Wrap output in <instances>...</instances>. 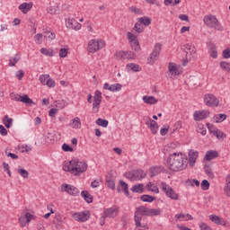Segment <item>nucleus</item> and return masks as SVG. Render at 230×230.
<instances>
[{
    "mask_svg": "<svg viewBox=\"0 0 230 230\" xmlns=\"http://www.w3.org/2000/svg\"><path fill=\"white\" fill-rule=\"evenodd\" d=\"M166 166L171 172H182L188 168V156L182 153H172L166 160Z\"/></svg>",
    "mask_w": 230,
    "mask_h": 230,
    "instance_id": "f257e3e1",
    "label": "nucleus"
},
{
    "mask_svg": "<svg viewBox=\"0 0 230 230\" xmlns=\"http://www.w3.org/2000/svg\"><path fill=\"white\" fill-rule=\"evenodd\" d=\"M161 215L160 209L148 208L146 206H140L136 208L134 220L136 227H141L138 230H148V225L146 223H141L143 217H159Z\"/></svg>",
    "mask_w": 230,
    "mask_h": 230,
    "instance_id": "f03ea898",
    "label": "nucleus"
},
{
    "mask_svg": "<svg viewBox=\"0 0 230 230\" xmlns=\"http://www.w3.org/2000/svg\"><path fill=\"white\" fill-rule=\"evenodd\" d=\"M87 163L80 161L78 158H73L69 162H65L63 165L64 172H68L72 175H82L84 172H87Z\"/></svg>",
    "mask_w": 230,
    "mask_h": 230,
    "instance_id": "7ed1b4c3",
    "label": "nucleus"
},
{
    "mask_svg": "<svg viewBox=\"0 0 230 230\" xmlns=\"http://www.w3.org/2000/svg\"><path fill=\"white\" fill-rule=\"evenodd\" d=\"M203 22L208 26V28H212L213 30H217V31H224V26L222 23L218 22L217 16L213 14H208L204 16Z\"/></svg>",
    "mask_w": 230,
    "mask_h": 230,
    "instance_id": "20e7f679",
    "label": "nucleus"
},
{
    "mask_svg": "<svg viewBox=\"0 0 230 230\" xmlns=\"http://www.w3.org/2000/svg\"><path fill=\"white\" fill-rule=\"evenodd\" d=\"M161 49H163V45L161 43H156L153 49L152 53L147 58V64L150 66H154L157 58H159V55H161Z\"/></svg>",
    "mask_w": 230,
    "mask_h": 230,
    "instance_id": "39448f33",
    "label": "nucleus"
},
{
    "mask_svg": "<svg viewBox=\"0 0 230 230\" xmlns=\"http://www.w3.org/2000/svg\"><path fill=\"white\" fill-rule=\"evenodd\" d=\"M10 98L13 102H22V103H25V105H35L33 100H31L27 94L20 95L19 93H10Z\"/></svg>",
    "mask_w": 230,
    "mask_h": 230,
    "instance_id": "423d86ee",
    "label": "nucleus"
},
{
    "mask_svg": "<svg viewBox=\"0 0 230 230\" xmlns=\"http://www.w3.org/2000/svg\"><path fill=\"white\" fill-rule=\"evenodd\" d=\"M161 186H162V190L165 193L166 197H168L172 200H179V194L175 192L173 188L166 184V182H162Z\"/></svg>",
    "mask_w": 230,
    "mask_h": 230,
    "instance_id": "0eeeda50",
    "label": "nucleus"
},
{
    "mask_svg": "<svg viewBox=\"0 0 230 230\" xmlns=\"http://www.w3.org/2000/svg\"><path fill=\"white\" fill-rule=\"evenodd\" d=\"M105 47V41L100 40H91L88 43V51L89 53H96L99 49Z\"/></svg>",
    "mask_w": 230,
    "mask_h": 230,
    "instance_id": "6e6552de",
    "label": "nucleus"
},
{
    "mask_svg": "<svg viewBox=\"0 0 230 230\" xmlns=\"http://www.w3.org/2000/svg\"><path fill=\"white\" fill-rule=\"evenodd\" d=\"M183 50L184 53H186V60L183 61V66H186L188 64V60H191V58H193L197 54V49H195V46L186 44L183 46Z\"/></svg>",
    "mask_w": 230,
    "mask_h": 230,
    "instance_id": "1a4fd4ad",
    "label": "nucleus"
},
{
    "mask_svg": "<svg viewBox=\"0 0 230 230\" xmlns=\"http://www.w3.org/2000/svg\"><path fill=\"white\" fill-rule=\"evenodd\" d=\"M61 191H65L72 197H78V195H80V190H78V188H76L75 185L67 183H64L61 185Z\"/></svg>",
    "mask_w": 230,
    "mask_h": 230,
    "instance_id": "9d476101",
    "label": "nucleus"
},
{
    "mask_svg": "<svg viewBox=\"0 0 230 230\" xmlns=\"http://www.w3.org/2000/svg\"><path fill=\"white\" fill-rule=\"evenodd\" d=\"M115 57L118 60H134L137 56L136 53L132 51L120 50L115 53Z\"/></svg>",
    "mask_w": 230,
    "mask_h": 230,
    "instance_id": "9b49d317",
    "label": "nucleus"
},
{
    "mask_svg": "<svg viewBox=\"0 0 230 230\" xmlns=\"http://www.w3.org/2000/svg\"><path fill=\"white\" fill-rule=\"evenodd\" d=\"M127 177L128 179H131V181H141L143 179H145V177H146V172H145V171L141 170V169H137L134 170L131 172L127 173Z\"/></svg>",
    "mask_w": 230,
    "mask_h": 230,
    "instance_id": "f8f14e48",
    "label": "nucleus"
},
{
    "mask_svg": "<svg viewBox=\"0 0 230 230\" xmlns=\"http://www.w3.org/2000/svg\"><path fill=\"white\" fill-rule=\"evenodd\" d=\"M204 102L207 107H218L220 101L212 93H208L204 96Z\"/></svg>",
    "mask_w": 230,
    "mask_h": 230,
    "instance_id": "ddd939ff",
    "label": "nucleus"
},
{
    "mask_svg": "<svg viewBox=\"0 0 230 230\" xmlns=\"http://www.w3.org/2000/svg\"><path fill=\"white\" fill-rule=\"evenodd\" d=\"M73 218L76 220V222H87V220L91 218V212L89 210L75 212L73 215Z\"/></svg>",
    "mask_w": 230,
    "mask_h": 230,
    "instance_id": "4468645a",
    "label": "nucleus"
},
{
    "mask_svg": "<svg viewBox=\"0 0 230 230\" xmlns=\"http://www.w3.org/2000/svg\"><path fill=\"white\" fill-rule=\"evenodd\" d=\"M102 92L100 90L95 91L93 103V111L94 113L100 112V105H102Z\"/></svg>",
    "mask_w": 230,
    "mask_h": 230,
    "instance_id": "2eb2a0df",
    "label": "nucleus"
},
{
    "mask_svg": "<svg viewBox=\"0 0 230 230\" xmlns=\"http://www.w3.org/2000/svg\"><path fill=\"white\" fill-rule=\"evenodd\" d=\"M66 26L68 30H75V31L82 30V23L76 22L75 18H67L66 20Z\"/></svg>",
    "mask_w": 230,
    "mask_h": 230,
    "instance_id": "dca6fc26",
    "label": "nucleus"
},
{
    "mask_svg": "<svg viewBox=\"0 0 230 230\" xmlns=\"http://www.w3.org/2000/svg\"><path fill=\"white\" fill-rule=\"evenodd\" d=\"M194 121H202V119H207L209 118V111L202 110V111H196L193 113Z\"/></svg>",
    "mask_w": 230,
    "mask_h": 230,
    "instance_id": "f3484780",
    "label": "nucleus"
},
{
    "mask_svg": "<svg viewBox=\"0 0 230 230\" xmlns=\"http://www.w3.org/2000/svg\"><path fill=\"white\" fill-rule=\"evenodd\" d=\"M198 157H199V153L197 151L190 150L189 152V163L191 168L195 166V163H197Z\"/></svg>",
    "mask_w": 230,
    "mask_h": 230,
    "instance_id": "a211bd4d",
    "label": "nucleus"
},
{
    "mask_svg": "<svg viewBox=\"0 0 230 230\" xmlns=\"http://www.w3.org/2000/svg\"><path fill=\"white\" fill-rule=\"evenodd\" d=\"M103 215L106 218H114L118 215V209L114 208H105Z\"/></svg>",
    "mask_w": 230,
    "mask_h": 230,
    "instance_id": "6ab92c4d",
    "label": "nucleus"
},
{
    "mask_svg": "<svg viewBox=\"0 0 230 230\" xmlns=\"http://www.w3.org/2000/svg\"><path fill=\"white\" fill-rule=\"evenodd\" d=\"M146 125H148L152 134H157V128H159V125L155 120L149 118V120L146 122Z\"/></svg>",
    "mask_w": 230,
    "mask_h": 230,
    "instance_id": "aec40b11",
    "label": "nucleus"
},
{
    "mask_svg": "<svg viewBox=\"0 0 230 230\" xmlns=\"http://www.w3.org/2000/svg\"><path fill=\"white\" fill-rule=\"evenodd\" d=\"M81 197L87 204H93V201L94 200V197H93L87 190H83L81 192Z\"/></svg>",
    "mask_w": 230,
    "mask_h": 230,
    "instance_id": "412c9836",
    "label": "nucleus"
},
{
    "mask_svg": "<svg viewBox=\"0 0 230 230\" xmlns=\"http://www.w3.org/2000/svg\"><path fill=\"white\" fill-rule=\"evenodd\" d=\"M217 157H218V151L208 150L207 151L204 159L205 161H213V159H217Z\"/></svg>",
    "mask_w": 230,
    "mask_h": 230,
    "instance_id": "4be33fe9",
    "label": "nucleus"
},
{
    "mask_svg": "<svg viewBox=\"0 0 230 230\" xmlns=\"http://www.w3.org/2000/svg\"><path fill=\"white\" fill-rule=\"evenodd\" d=\"M209 220H211V222H214V224H217V226H226V222L224 221V219L217 215H210Z\"/></svg>",
    "mask_w": 230,
    "mask_h": 230,
    "instance_id": "5701e85b",
    "label": "nucleus"
},
{
    "mask_svg": "<svg viewBox=\"0 0 230 230\" xmlns=\"http://www.w3.org/2000/svg\"><path fill=\"white\" fill-rule=\"evenodd\" d=\"M31 8H33L32 3H29V4L23 3L19 5V10H21V12H22V13H28L30 12V10H31Z\"/></svg>",
    "mask_w": 230,
    "mask_h": 230,
    "instance_id": "b1692460",
    "label": "nucleus"
},
{
    "mask_svg": "<svg viewBox=\"0 0 230 230\" xmlns=\"http://www.w3.org/2000/svg\"><path fill=\"white\" fill-rule=\"evenodd\" d=\"M106 184L110 190H116V181H114V178H112V175L106 176Z\"/></svg>",
    "mask_w": 230,
    "mask_h": 230,
    "instance_id": "393cba45",
    "label": "nucleus"
},
{
    "mask_svg": "<svg viewBox=\"0 0 230 230\" xmlns=\"http://www.w3.org/2000/svg\"><path fill=\"white\" fill-rule=\"evenodd\" d=\"M144 103H146L147 105H155L157 103V99L154 96H143L142 98Z\"/></svg>",
    "mask_w": 230,
    "mask_h": 230,
    "instance_id": "a878e982",
    "label": "nucleus"
},
{
    "mask_svg": "<svg viewBox=\"0 0 230 230\" xmlns=\"http://www.w3.org/2000/svg\"><path fill=\"white\" fill-rule=\"evenodd\" d=\"M209 128L210 134H213L214 136H216L217 139H224V137H226V134H224V132H222L220 129L211 130V128Z\"/></svg>",
    "mask_w": 230,
    "mask_h": 230,
    "instance_id": "bb28decb",
    "label": "nucleus"
},
{
    "mask_svg": "<svg viewBox=\"0 0 230 230\" xmlns=\"http://www.w3.org/2000/svg\"><path fill=\"white\" fill-rule=\"evenodd\" d=\"M127 69L128 71H134L135 73H139V71H141V66H139V65H137L135 63H129L127 65Z\"/></svg>",
    "mask_w": 230,
    "mask_h": 230,
    "instance_id": "cd10ccee",
    "label": "nucleus"
},
{
    "mask_svg": "<svg viewBox=\"0 0 230 230\" xmlns=\"http://www.w3.org/2000/svg\"><path fill=\"white\" fill-rule=\"evenodd\" d=\"M43 37L44 39H49L50 40H53L56 35H55V32L51 31V30L44 29Z\"/></svg>",
    "mask_w": 230,
    "mask_h": 230,
    "instance_id": "c85d7f7f",
    "label": "nucleus"
},
{
    "mask_svg": "<svg viewBox=\"0 0 230 230\" xmlns=\"http://www.w3.org/2000/svg\"><path fill=\"white\" fill-rule=\"evenodd\" d=\"M3 123L6 128H12V125H13V119L9 118L8 115H6L3 119Z\"/></svg>",
    "mask_w": 230,
    "mask_h": 230,
    "instance_id": "c756f323",
    "label": "nucleus"
},
{
    "mask_svg": "<svg viewBox=\"0 0 230 230\" xmlns=\"http://www.w3.org/2000/svg\"><path fill=\"white\" fill-rule=\"evenodd\" d=\"M144 186L143 183H138V184H135L133 185V187L131 188V191H133V193H143L144 191Z\"/></svg>",
    "mask_w": 230,
    "mask_h": 230,
    "instance_id": "7c9ffc66",
    "label": "nucleus"
},
{
    "mask_svg": "<svg viewBox=\"0 0 230 230\" xmlns=\"http://www.w3.org/2000/svg\"><path fill=\"white\" fill-rule=\"evenodd\" d=\"M138 22H140V24H143L144 26H150V24H152V19H150V17H141L137 19Z\"/></svg>",
    "mask_w": 230,
    "mask_h": 230,
    "instance_id": "2f4dec72",
    "label": "nucleus"
},
{
    "mask_svg": "<svg viewBox=\"0 0 230 230\" xmlns=\"http://www.w3.org/2000/svg\"><path fill=\"white\" fill-rule=\"evenodd\" d=\"M70 126L72 128H80V127H82V121L80 120V118H74Z\"/></svg>",
    "mask_w": 230,
    "mask_h": 230,
    "instance_id": "473e14b6",
    "label": "nucleus"
},
{
    "mask_svg": "<svg viewBox=\"0 0 230 230\" xmlns=\"http://www.w3.org/2000/svg\"><path fill=\"white\" fill-rule=\"evenodd\" d=\"M214 119H216V123H222V121H226V119H227V115L224 113L216 114L214 116Z\"/></svg>",
    "mask_w": 230,
    "mask_h": 230,
    "instance_id": "72a5a7b5",
    "label": "nucleus"
},
{
    "mask_svg": "<svg viewBox=\"0 0 230 230\" xmlns=\"http://www.w3.org/2000/svg\"><path fill=\"white\" fill-rule=\"evenodd\" d=\"M95 123L96 125H99V127H102L103 128H107V127H109V120L101 118L97 119Z\"/></svg>",
    "mask_w": 230,
    "mask_h": 230,
    "instance_id": "f704fd0d",
    "label": "nucleus"
},
{
    "mask_svg": "<svg viewBox=\"0 0 230 230\" xmlns=\"http://www.w3.org/2000/svg\"><path fill=\"white\" fill-rule=\"evenodd\" d=\"M119 184L121 186L123 189V192L125 193L126 197H129L130 192L128 191V184L123 181H119Z\"/></svg>",
    "mask_w": 230,
    "mask_h": 230,
    "instance_id": "c9c22d12",
    "label": "nucleus"
},
{
    "mask_svg": "<svg viewBox=\"0 0 230 230\" xmlns=\"http://www.w3.org/2000/svg\"><path fill=\"white\" fill-rule=\"evenodd\" d=\"M155 199H156L155 197L146 195V194H144L140 197V199L142 200V202H154Z\"/></svg>",
    "mask_w": 230,
    "mask_h": 230,
    "instance_id": "e433bc0d",
    "label": "nucleus"
},
{
    "mask_svg": "<svg viewBox=\"0 0 230 230\" xmlns=\"http://www.w3.org/2000/svg\"><path fill=\"white\" fill-rule=\"evenodd\" d=\"M204 170L209 179H215V174L213 173V169H211V167L204 165Z\"/></svg>",
    "mask_w": 230,
    "mask_h": 230,
    "instance_id": "4c0bfd02",
    "label": "nucleus"
},
{
    "mask_svg": "<svg viewBox=\"0 0 230 230\" xmlns=\"http://www.w3.org/2000/svg\"><path fill=\"white\" fill-rule=\"evenodd\" d=\"M133 31H136V33H143L145 28L143 27V25H141V23L137 22L133 27Z\"/></svg>",
    "mask_w": 230,
    "mask_h": 230,
    "instance_id": "58836bf2",
    "label": "nucleus"
},
{
    "mask_svg": "<svg viewBox=\"0 0 230 230\" xmlns=\"http://www.w3.org/2000/svg\"><path fill=\"white\" fill-rule=\"evenodd\" d=\"M169 71L172 73V75H180L179 70L177 69V66L173 65V63H169Z\"/></svg>",
    "mask_w": 230,
    "mask_h": 230,
    "instance_id": "ea45409f",
    "label": "nucleus"
},
{
    "mask_svg": "<svg viewBox=\"0 0 230 230\" xmlns=\"http://www.w3.org/2000/svg\"><path fill=\"white\" fill-rule=\"evenodd\" d=\"M121 87H123V85H121L120 84H114L110 85V91L111 93H116L118 91H121Z\"/></svg>",
    "mask_w": 230,
    "mask_h": 230,
    "instance_id": "a19ab883",
    "label": "nucleus"
},
{
    "mask_svg": "<svg viewBox=\"0 0 230 230\" xmlns=\"http://www.w3.org/2000/svg\"><path fill=\"white\" fill-rule=\"evenodd\" d=\"M56 107L58 109H65L66 107H67V102H66V100H59L56 102Z\"/></svg>",
    "mask_w": 230,
    "mask_h": 230,
    "instance_id": "79ce46f5",
    "label": "nucleus"
},
{
    "mask_svg": "<svg viewBox=\"0 0 230 230\" xmlns=\"http://www.w3.org/2000/svg\"><path fill=\"white\" fill-rule=\"evenodd\" d=\"M49 75H42L40 76V82L42 84V85H48L49 84Z\"/></svg>",
    "mask_w": 230,
    "mask_h": 230,
    "instance_id": "37998d69",
    "label": "nucleus"
},
{
    "mask_svg": "<svg viewBox=\"0 0 230 230\" xmlns=\"http://www.w3.org/2000/svg\"><path fill=\"white\" fill-rule=\"evenodd\" d=\"M41 55H45V57H53V49H48L46 48L40 49Z\"/></svg>",
    "mask_w": 230,
    "mask_h": 230,
    "instance_id": "c03bdc74",
    "label": "nucleus"
},
{
    "mask_svg": "<svg viewBox=\"0 0 230 230\" xmlns=\"http://www.w3.org/2000/svg\"><path fill=\"white\" fill-rule=\"evenodd\" d=\"M62 222H64V220L62 219V216L60 214H56L53 220V224H55V226H60Z\"/></svg>",
    "mask_w": 230,
    "mask_h": 230,
    "instance_id": "a18cd8bd",
    "label": "nucleus"
},
{
    "mask_svg": "<svg viewBox=\"0 0 230 230\" xmlns=\"http://www.w3.org/2000/svg\"><path fill=\"white\" fill-rule=\"evenodd\" d=\"M48 13H50V15H57L58 13V6H49L47 8Z\"/></svg>",
    "mask_w": 230,
    "mask_h": 230,
    "instance_id": "49530a36",
    "label": "nucleus"
},
{
    "mask_svg": "<svg viewBox=\"0 0 230 230\" xmlns=\"http://www.w3.org/2000/svg\"><path fill=\"white\" fill-rule=\"evenodd\" d=\"M127 37H128V42H130V44L138 41L137 40V36L132 34V32H128Z\"/></svg>",
    "mask_w": 230,
    "mask_h": 230,
    "instance_id": "de8ad7c7",
    "label": "nucleus"
},
{
    "mask_svg": "<svg viewBox=\"0 0 230 230\" xmlns=\"http://www.w3.org/2000/svg\"><path fill=\"white\" fill-rule=\"evenodd\" d=\"M221 69H223V71H226L227 73H229L230 71V63H227L226 61H221L219 64Z\"/></svg>",
    "mask_w": 230,
    "mask_h": 230,
    "instance_id": "09e8293b",
    "label": "nucleus"
},
{
    "mask_svg": "<svg viewBox=\"0 0 230 230\" xmlns=\"http://www.w3.org/2000/svg\"><path fill=\"white\" fill-rule=\"evenodd\" d=\"M20 57L19 54H16L14 58L9 59L10 67H13L17 62H19Z\"/></svg>",
    "mask_w": 230,
    "mask_h": 230,
    "instance_id": "8fccbe9b",
    "label": "nucleus"
},
{
    "mask_svg": "<svg viewBox=\"0 0 230 230\" xmlns=\"http://www.w3.org/2000/svg\"><path fill=\"white\" fill-rule=\"evenodd\" d=\"M200 186H201V190H203V191H208V190H209L210 184H209V181L208 180H203L201 181Z\"/></svg>",
    "mask_w": 230,
    "mask_h": 230,
    "instance_id": "3c124183",
    "label": "nucleus"
},
{
    "mask_svg": "<svg viewBox=\"0 0 230 230\" xmlns=\"http://www.w3.org/2000/svg\"><path fill=\"white\" fill-rule=\"evenodd\" d=\"M130 46L133 51H137V52L141 51V46L139 45V41H135L133 43H130Z\"/></svg>",
    "mask_w": 230,
    "mask_h": 230,
    "instance_id": "603ef678",
    "label": "nucleus"
},
{
    "mask_svg": "<svg viewBox=\"0 0 230 230\" xmlns=\"http://www.w3.org/2000/svg\"><path fill=\"white\" fill-rule=\"evenodd\" d=\"M149 173H150V177H155V175H159V168L158 167H151Z\"/></svg>",
    "mask_w": 230,
    "mask_h": 230,
    "instance_id": "864d4df0",
    "label": "nucleus"
},
{
    "mask_svg": "<svg viewBox=\"0 0 230 230\" xmlns=\"http://www.w3.org/2000/svg\"><path fill=\"white\" fill-rule=\"evenodd\" d=\"M17 172L22 177H23V179H28V176L30 175V172L25 169H18Z\"/></svg>",
    "mask_w": 230,
    "mask_h": 230,
    "instance_id": "5fc2aeb1",
    "label": "nucleus"
},
{
    "mask_svg": "<svg viewBox=\"0 0 230 230\" xmlns=\"http://www.w3.org/2000/svg\"><path fill=\"white\" fill-rule=\"evenodd\" d=\"M42 33H38L34 36V42H36V44H42Z\"/></svg>",
    "mask_w": 230,
    "mask_h": 230,
    "instance_id": "6e6d98bb",
    "label": "nucleus"
},
{
    "mask_svg": "<svg viewBox=\"0 0 230 230\" xmlns=\"http://www.w3.org/2000/svg\"><path fill=\"white\" fill-rule=\"evenodd\" d=\"M67 53H69V50L67 49H60L59 50L60 58H66V57H67Z\"/></svg>",
    "mask_w": 230,
    "mask_h": 230,
    "instance_id": "4d7b16f0",
    "label": "nucleus"
},
{
    "mask_svg": "<svg viewBox=\"0 0 230 230\" xmlns=\"http://www.w3.org/2000/svg\"><path fill=\"white\" fill-rule=\"evenodd\" d=\"M168 130H170V126L164 125L160 130L161 136H166L168 134Z\"/></svg>",
    "mask_w": 230,
    "mask_h": 230,
    "instance_id": "13d9d810",
    "label": "nucleus"
},
{
    "mask_svg": "<svg viewBox=\"0 0 230 230\" xmlns=\"http://www.w3.org/2000/svg\"><path fill=\"white\" fill-rule=\"evenodd\" d=\"M62 150L64 152H73V147H71V146L67 145V144H63L62 145Z\"/></svg>",
    "mask_w": 230,
    "mask_h": 230,
    "instance_id": "bf43d9fd",
    "label": "nucleus"
},
{
    "mask_svg": "<svg viewBox=\"0 0 230 230\" xmlns=\"http://www.w3.org/2000/svg\"><path fill=\"white\" fill-rule=\"evenodd\" d=\"M25 218H26L27 224H30V222H31V220H33V218H35V216L30 214V212H27L25 214Z\"/></svg>",
    "mask_w": 230,
    "mask_h": 230,
    "instance_id": "052dcab7",
    "label": "nucleus"
},
{
    "mask_svg": "<svg viewBox=\"0 0 230 230\" xmlns=\"http://www.w3.org/2000/svg\"><path fill=\"white\" fill-rule=\"evenodd\" d=\"M16 78H18V80H22V78H24V71L18 70L16 73Z\"/></svg>",
    "mask_w": 230,
    "mask_h": 230,
    "instance_id": "680f3d73",
    "label": "nucleus"
},
{
    "mask_svg": "<svg viewBox=\"0 0 230 230\" xmlns=\"http://www.w3.org/2000/svg\"><path fill=\"white\" fill-rule=\"evenodd\" d=\"M0 134H1V136L8 135V130H6V128H4V126H3V125H0Z\"/></svg>",
    "mask_w": 230,
    "mask_h": 230,
    "instance_id": "e2e57ef3",
    "label": "nucleus"
},
{
    "mask_svg": "<svg viewBox=\"0 0 230 230\" xmlns=\"http://www.w3.org/2000/svg\"><path fill=\"white\" fill-rule=\"evenodd\" d=\"M223 58H230V48L223 51Z\"/></svg>",
    "mask_w": 230,
    "mask_h": 230,
    "instance_id": "0e129e2a",
    "label": "nucleus"
},
{
    "mask_svg": "<svg viewBox=\"0 0 230 230\" xmlns=\"http://www.w3.org/2000/svg\"><path fill=\"white\" fill-rule=\"evenodd\" d=\"M129 10H130V12H132V13H137V14L141 13V9H139L136 6H131L129 8Z\"/></svg>",
    "mask_w": 230,
    "mask_h": 230,
    "instance_id": "69168bd1",
    "label": "nucleus"
},
{
    "mask_svg": "<svg viewBox=\"0 0 230 230\" xmlns=\"http://www.w3.org/2000/svg\"><path fill=\"white\" fill-rule=\"evenodd\" d=\"M224 191L226 195V197H230V185L226 184V186H225Z\"/></svg>",
    "mask_w": 230,
    "mask_h": 230,
    "instance_id": "338daca9",
    "label": "nucleus"
},
{
    "mask_svg": "<svg viewBox=\"0 0 230 230\" xmlns=\"http://www.w3.org/2000/svg\"><path fill=\"white\" fill-rule=\"evenodd\" d=\"M199 227H200L201 230H211V227H209L206 223H202L199 226Z\"/></svg>",
    "mask_w": 230,
    "mask_h": 230,
    "instance_id": "774afa93",
    "label": "nucleus"
}]
</instances>
